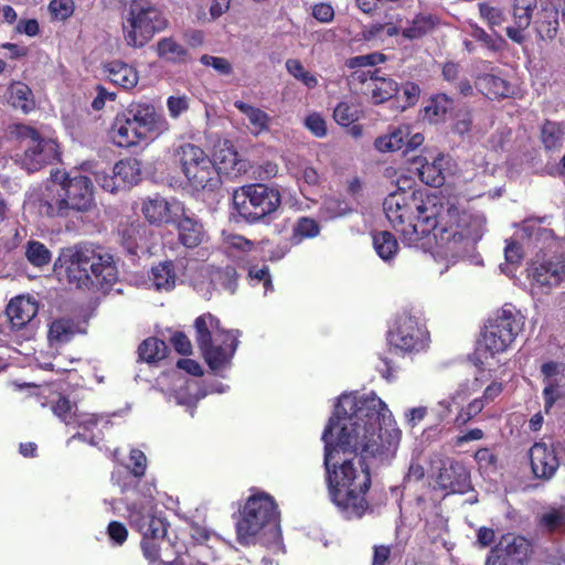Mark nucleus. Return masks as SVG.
I'll use <instances>...</instances> for the list:
<instances>
[{"label": "nucleus", "mask_w": 565, "mask_h": 565, "mask_svg": "<svg viewBox=\"0 0 565 565\" xmlns=\"http://www.w3.org/2000/svg\"><path fill=\"white\" fill-rule=\"evenodd\" d=\"M56 169L51 172V183L40 199V211L47 217H68L86 213L95 206L94 184L79 172Z\"/></svg>", "instance_id": "4"}, {"label": "nucleus", "mask_w": 565, "mask_h": 565, "mask_svg": "<svg viewBox=\"0 0 565 565\" xmlns=\"http://www.w3.org/2000/svg\"><path fill=\"white\" fill-rule=\"evenodd\" d=\"M428 206V235L434 233L440 246L451 250L466 249L482 238L487 223L482 213L438 196L435 204Z\"/></svg>", "instance_id": "2"}, {"label": "nucleus", "mask_w": 565, "mask_h": 565, "mask_svg": "<svg viewBox=\"0 0 565 565\" xmlns=\"http://www.w3.org/2000/svg\"><path fill=\"white\" fill-rule=\"evenodd\" d=\"M107 534L116 545H122L128 537V530L119 521H110L107 526Z\"/></svg>", "instance_id": "63"}, {"label": "nucleus", "mask_w": 565, "mask_h": 565, "mask_svg": "<svg viewBox=\"0 0 565 565\" xmlns=\"http://www.w3.org/2000/svg\"><path fill=\"white\" fill-rule=\"evenodd\" d=\"M81 170L92 171L93 173H95L96 181L106 191L114 193V192L118 191L119 189H122L115 173H113V175H109L106 173H99L97 171H93L90 162H83L81 164Z\"/></svg>", "instance_id": "56"}, {"label": "nucleus", "mask_w": 565, "mask_h": 565, "mask_svg": "<svg viewBox=\"0 0 565 565\" xmlns=\"http://www.w3.org/2000/svg\"><path fill=\"white\" fill-rule=\"evenodd\" d=\"M104 70L109 81L124 89H132L138 84V72L125 62L111 61L104 66Z\"/></svg>", "instance_id": "28"}, {"label": "nucleus", "mask_w": 565, "mask_h": 565, "mask_svg": "<svg viewBox=\"0 0 565 565\" xmlns=\"http://www.w3.org/2000/svg\"><path fill=\"white\" fill-rule=\"evenodd\" d=\"M66 279L78 289L107 291L118 281L119 271L111 253L100 245L79 243L58 258Z\"/></svg>", "instance_id": "3"}, {"label": "nucleus", "mask_w": 565, "mask_h": 565, "mask_svg": "<svg viewBox=\"0 0 565 565\" xmlns=\"http://www.w3.org/2000/svg\"><path fill=\"white\" fill-rule=\"evenodd\" d=\"M75 335V324L71 319L60 318L52 321L47 338L51 343H67Z\"/></svg>", "instance_id": "46"}, {"label": "nucleus", "mask_w": 565, "mask_h": 565, "mask_svg": "<svg viewBox=\"0 0 565 565\" xmlns=\"http://www.w3.org/2000/svg\"><path fill=\"white\" fill-rule=\"evenodd\" d=\"M17 131L21 142L26 141L24 162L29 170H40L44 166L61 161L60 147L55 140L42 138L35 128L26 125H19Z\"/></svg>", "instance_id": "14"}, {"label": "nucleus", "mask_w": 565, "mask_h": 565, "mask_svg": "<svg viewBox=\"0 0 565 565\" xmlns=\"http://www.w3.org/2000/svg\"><path fill=\"white\" fill-rule=\"evenodd\" d=\"M392 426L387 405L374 393L342 394L322 433L323 466L331 501L347 519L369 510L371 469L366 458L394 456L401 430Z\"/></svg>", "instance_id": "1"}, {"label": "nucleus", "mask_w": 565, "mask_h": 565, "mask_svg": "<svg viewBox=\"0 0 565 565\" xmlns=\"http://www.w3.org/2000/svg\"><path fill=\"white\" fill-rule=\"evenodd\" d=\"M529 276L540 287L552 288L558 286L565 279L564 260H546L532 263Z\"/></svg>", "instance_id": "23"}, {"label": "nucleus", "mask_w": 565, "mask_h": 565, "mask_svg": "<svg viewBox=\"0 0 565 565\" xmlns=\"http://www.w3.org/2000/svg\"><path fill=\"white\" fill-rule=\"evenodd\" d=\"M39 311L38 303L29 297H17L10 300L6 313L9 320V335L18 342L34 338Z\"/></svg>", "instance_id": "15"}, {"label": "nucleus", "mask_w": 565, "mask_h": 565, "mask_svg": "<svg viewBox=\"0 0 565 565\" xmlns=\"http://www.w3.org/2000/svg\"><path fill=\"white\" fill-rule=\"evenodd\" d=\"M183 207L178 202H169L160 195L148 196L142 200L140 211L146 221L153 226L160 227L166 224H172L178 216L177 211Z\"/></svg>", "instance_id": "18"}, {"label": "nucleus", "mask_w": 565, "mask_h": 565, "mask_svg": "<svg viewBox=\"0 0 565 565\" xmlns=\"http://www.w3.org/2000/svg\"><path fill=\"white\" fill-rule=\"evenodd\" d=\"M558 447L559 443L547 444L541 439L529 448L526 457L533 479L548 482L556 476L561 466L557 455Z\"/></svg>", "instance_id": "16"}, {"label": "nucleus", "mask_w": 565, "mask_h": 565, "mask_svg": "<svg viewBox=\"0 0 565 565\" xmlns=\"http://www.w3.org/2000/svg\"><path fill=\"white\" fill-rule=\"evenodd\" d=\"M168 352L169 348L166 342L156 337L145 339L138 347L140 360L147 363H154L164 359Z\"/></svg>", "instance_id": "39"}, {"label": "nucleus", "mask_w": 565, "mask_h": 565, "mask_svg": "<svg viewBox=\"0 0 565 565\" xmlns=\"http://www.w3.org/2000/svg\"><path fill=\"white\" fill-rule=\"evenodd\" d=\"M24 254L28 262L39 268L47 266L52 260L51 250L43 243L34 239L26 243Z\"/></svg>", "instance_id": "49"}, {"label": "nucleus", "mask_w": 565, "mask_h": 565, "mask_svg": "<svg viewBox=\"0 0 565 565\" xmlns=\"http://www.w3.org/2000/svg\"><path fill=\"white\" fill-rule=\"evenodd\" d=\"M167 25V19L150 0H129L122 8L121 32L129 47H143Z\"/></svg>", "instance_id": "8"}, {"label": "nucleus", "mask_w": 565, "mask_h": 565, "mask_svg": "<svg viewBox=\"0 0 565 565\" xmlns=\"http://www.w3.org/2000/svg\"><path fill=\"white\" fill-rule=\"evenodd\" d=\"M177 164L189 188L196 192H214L222 184L214 160L199 146L183 143L175 149Z\"/></svg>", "instance_id": "9"}, {"label": "nucleus", "mask_w": 565, "mask_h": 565, "mask_svg": "<svg viewBox=\"0 0 565 565\" xmlns=\"http://www.w3.org/2000/svg\"><path fill=\"white\" fill-rule=\"evenodd\" d=\"M200 62L204 66L213 67L220 75H231L233 73V66L231 62L225 57L212 56L204 54L200 57Z\"/></svg>", "instance_id": "58"}, {"label": "nucleus", "mask_w": 565, "mask_h": 565, "mask_svg": "<svg viewBox=\"0 0 565 565\" xmlns=\"http://www.w3.org/2000/svg\"><path fill=\"white\" fill-rule=\"evenodd\" d=\"M541 372L544 375L545 384L543 388L544 411L548 413L562 396L565 375L559 373V365L553 361L543 363Z\"/></svg>", "instance_id": "24"}, {"label": "nucleus", "mask_w": 565, "mask_h": 565, "mask_svg": "<svg viewBox=\"0 0 565 565\" xmlns=\"http://www.w3.org/2000/svg\"><path fill=\"white\" fill-rule=\"evenodd\" d=\"M379 70L372 73V98L375 104L384 103L395 97L399 90L398 84L392 78L377 76Z\"/></svg>", "instance_id": "40"}, {"label": "nucleus", "mask_w": 565, "mask_h": 565, "mask_svg": "<svg viewBox=\"0 0 565 565\" xmlns=\"http://www.w3.org/2000/svg\"><path fill=\"white\" fill-rule=\"evenodd\" d=\"M524 316L511 305H504L487 320L481 332L480 350L490 356L509 350L524 329Z\"/></svg>", "instance_id": "10"}, {"label": "nucleus", "mask_w": 565, "mask_h": 565, "mask_svg": "<svg viewBox=\"0 0 565 565\" xmlns=\"http://www.w3.org/2000/svg\"><path fill=\"white\" fill-rule=\"evenodd\" d=\"M239 513L236 535L241 544H249L266 527H277L280 518L274 497L263 491L249 495Z\"/></svg>", "instance_id": "12"}, {"label": "nucleus", "mask_w": 565, "mask_h": 565, "mask_svg": "<svg viewBox=\"0 0 565 565\" xmlns=\"http://www.w3.org/2000/svg\"><path fill=\"white\" fill-rule=\"evenodd\" d=\"M537 526L548 534H565V507H551L537 518Z\"/></svg>", "instance_id": "36"}, {"label": "nucleus", "mask_w": 565, "mask_h": 565, "mask_svg": "<svg viewBox=\"0 0 565 565\" xmlns=\"http://www.w3.org/2000/svg\"><path fill=\"white\" fill-rule=\"evenodd\" d=\"M51 411L65 425H75L77 407L68 397L60 394L56 401L52 402Z\"/></svg>", "instance_id": "50"}, {"label": "nucleus", "mask_w": 565, "mask_h": 565, "mask_svg": "<svg viewBox=\"0 0 565 565\" xmlns=\"http://www.w3.org/2000/svg\"><path fill=\"white\" fill-rule=\"evenodd\" d=\"M189 106V97L185 95L170 96L167 99L169 115L174 119L178 118L181 114L188 111Z\"/></svg>", "instance_id": "61"}, {"label": "nucleus", "mask_w": 565, "mask_h": 565, "mask_svg": "<svg viewBox=\"0 0 565 565\" xmlns=\"http://www.w3.org/2000/svg\"><path fill=\"white\" fill-rule=\"evenodd\" d=\"M122 189L130 188L140 181V162L135 158L119 160L113 168Z\"/></svg>", "instance_id": "35"}, {"label": "nucleus", "mask_w": 565, "mask_h": 565, "mask_svg": "<svg viewBox=\"0 0 565 565\" xmlns=\"http://www.w3.org/2000/svg\"><path fill=\"white\" fill-rule=\"evenodd\" d=\"M537 0H513L514 25L505 29L507 36L519 45L527 41L525 31L531 25L533 10L536 9Z\"/></svg>", "instance_id": "20"}, {"label": "nucleus", "mask_w": 565, "mask_h": 565, "mask_svg": "<svg viewBox=\"0 0 565 565\" xmlns=\"http://www.w3.org/2000/svg\"><path fill=\"white\" fill-rule=\"evenodd\" d=\"M436 199V195H425L412 188H398L385 198L383 210L386 218L408 246H418L428 236V205L435 204Z\"/></svg>", "instance_id": "5"}, {"label": "nucleus", "mask_w": 565, "mask_h": 565, "mask_svg": "<svg viewBox=\"0 0 565 565\" xmlns=\"http://www.w3.org/2000/svg\"><path fill=\"white\" fill-rule=\"evenodd\" d=\"M130 472L136 478H141L146 473L147 457L140 449H131L129 454Z\"/></svg>", "instance_id": "59"}, {"label": "nucleus", "mask_w": 565, "mask_h": 565, "mask_svg": "<svg viewBox=\"0 0 565 565\" xmlns=\"http://www.w3.org/2000/svg\"><path fill=\"white\" fill-rule=\"evenodd\" d=\"M320 233L319 223L311 217H299L294 225L290 239L295 245H299L303 239L313 238Z\"/></svg>", "instance_id": "48"}, {"label": "nucleus", "mask_w": 565, "mask_h": 565, "mask_svg": "<svg viewBox=\"0 0 565 565\" xmlns=\"http://www.w3.org/2000/svg\"><path fill=\"white\" fill-rule=\"evenodd\" d=\"M142 226L138 224H128L119 231L120 243L122 247L131 255H136L139 249Z\"/></svg>", "instance_id": "52"}, {"label": "nucleus", "mask_w": 565, "mask_h": 565, "mask_svg": "<svg viewBox=\"0 0 565 565\" xmlns=\"http://www.w3.org/2000/svg\"><path fill=\"white\" fill-rule=\"evenodd\" d=\"M479 14L487 22L490 29L500 26L504 21V14L500 8L492 7L487 2L478 3Z\"/></svg>", "instance_id": "55"}, {"label": "nucleus", "mask_w": 565, "mask_h": 565, "mask_svg": "<svg viewBox=\"0 0 565 565\" xmlns=\"http://www.w3.org/2000/svg\"><path fill=\"white\" fill-rule=\"evenodd\" d=\"M234 106L247 117L252 125L254 135H259L260 132L268 130L270 117L267 113L243 100H236Z\"/></svg>", "instance_id": "38"}, {"label": "nucleus", "mask_w": 565, "mask_h": 565, "mask_svg": "<svg viewBox=\"0 0 565 565\" xmlns=\"http://www.w3.org/2000/svg\"><path fill=\"white\" fill-rule=\"evenodd\" d=\"M102 419L103 417L97 414H77L74 426L82 428L84 431L74 434L72 439L88 440L86 433L97 427Z\"/></svg>", "instance_id": "53"}, {"label": "nucleus", "mask_w": 565, "mask_h": 565, "mask_svg": "<svg viewBox=\"0 0 565 565\" xmlns=\"http://www.w3.org/2000/svg\"><path fill=\"white\" fill-rule=\"evenodd\" d=\"M127 520L130 527L141 534L140 547L143 557L154 564L161 557L160 542L167 536L166 518L158 512L152 497H143L127 505Z\"/></svg>", "instance_id": "7"}, {"label": "nucleus", "mask_w": 565, "mask_h": 565, "mask_svg": "<svg viewBox=\"0 0 565 565\" xmlns=\"http://www.w3.org/2000/svg\"><path fill=\"white\" fill-rule=\"evenodd\" d=\"M531 23L540 41H553L559 31V11L553 4H545L532 17Z\"/></svg>", "instance_id": "22"}, {"label": "nucleus", "mask_w": 565, "mask_h": 565, "mask_svg": "<svg viewBox=\"0 0 565 565\" xmlns=\"http://www.w3.org/2000/svg\"><path fill=\"white\" fill-rule=\"evenodd\" d=\"M409 136V126L404 125L394 129L387 135L380 136L375 139L374 146L381 152L398 151L405 149V140Z\"/></svg>", "instance_id": "37"}, {"label": "nucleus", "mask_w": 565, "mask_h": 565, "mask_svg": "<svg viewBox=\"0 0 565 565\" xmlns=\"http://www.w3.org/2000/svg\"><path fill=\"white\" fill-rule=\"evenodd\" d=\"M287 72L301 82L307 88L312 89L318 86V78L315 74L305 68L298 58H288L286 61Z\"/></svg>", "instance_id": "51"}, {"label": "nucleus", "mask_w": 565, "mask_h": 565, "mask_svg": "<svg viewBox=\"0 0 565 565\" xmlns=\"http://www.w3.org/2000/svg\"><path fill=\"white\" fill-rule=\"evenodd\" d=\"M468 25L469 34L483 47L492 53H497L503 50L505 40L501 35L495 34V36H492L483 28L479 26L475 22H469Z\"/></svg>", "instance_id": "45"}, {"label": "nucleus", "mask_w": 565, "mask_h": 565, "mask_svg": "<svg viewBox=\"0 0 565 565\" xmlns=\"http://www.w3.org/2000/svg\"><path fill=\"white\" fill-rule=\"evenodd\" d=\"M439 24V18L433 13L416 14L409 26L403 29L402 35L407 40H418L431 33Z\"/></svg>", "instance_id": "34"}, {"label": "nucleus", "mask_w": 565, "mask_h": 565, "mask_svg": "<svg viewBox=\"0 0 565 565\" xmlns=\"http://www.w3.org/2000/svg\"><path fill=\"white\" fill-rule=\"evenodd\" d=\"M305 125L318 138H322L327 135L326 120L318 113L308 115Z\"/></svg>", "instance_id": "62"}, {"label": "nucleus", "mask_w": 565, "mask_h": 565, "mask_svg": "<svg viewBox=\"0 0 565 565\" xmlns=\"http://www.w3.org/2000/svg\"><path fill=\"white\" fill-rule=\"evenodd\" d=\"M475 460L481 469H495L498 457L489 448H480L475 454Z\"/></svg>", "instance_id": "64"}, {"label": "nucleus", "mask_w": 565, "mask_h": 565, "mask_svg": "<svg viewBox=\"0 0 565 565\" xmlns=\"http://www.w3.org/2000/svg\"><path fill=\"white\" fill-rule=\"evenodd\" d=\"M372 242L376 254L385 262L393 259L397 254L398 243L388 231L374 232Z\"/></svg>", "instance_id": "41"}, {"label": "nucleus", "mask_w": 565, "mask_h": 565, "mask_svg": "<svg viewBox=\"0 0 565 565\" xmlns=\"http://www.w3.org/2000/svg\"><path fill=\"white\" fill-rule=\"evenodd\" d=\"M333 118L340 126L348 127L349 134L352 137L359 138L362 136L363 127L362 125L356 124L360 118V109L358 105L340 102L333 110Z\"/></svg>", "instance_id": "32"}, {"label": "nucleus", "mask_w": 565, "mask_h": 565, "mask_svg": "<svg viewBox=\"0 0 565 565\" xmlns=\"http://www.w3.org/2000/svg\"><path fill=\"white\" fill-rule=\"evenodd\" d=\"M216 163V168L220 171V175L223 173L231 178H236L242 173H246L248 166L245 160H243L228 141H225L223 147H221L215 152V159H213Z\"/></svg>", "instance_id": "25"}, {"label": "nucleus", "mask_w": 565, "mask_h": 565, "mask_svg": "<svg viewBox=\"0 0 565 565\" xmlns=\"http://www.w3.org/2000/svg\"><path fill=\"white\" fill-rule=\"evenodd\" d=\"M209 277L214 287H218L231 295H234L237 291L241 276L236 266L231 264L211 266Z\"/></svg>", "instance_id": "31"}, {"label": "nucleus", "mask_w": 565, "mask_h": 565, "mask_svg": "<svg viewBox=\"0 0 565 565\" xmlns=\"http://www.w3.org/2000/svg\"><path fill=\"white\" fill-rule=\"evenodd\" d=\"M73 0H51L49 10L53 19L65 21L74 13Z\"/></svg>", "instance_id": "57"}, {"label": "nucleus", "mask_w": 565, "mask_h": 565, "mask_svg": "<svg viewBox=\"0 0 565 565\" xmlns=\"http://www.w3.org/2000/svg\"><path fill=\"white\" fill-rule=\"evenodd\" d=\"M437 484L451 493L465 494L472 489L470 471L461 461L452 460L440 468Z\"/></svg>", "instance_id": "19"}, {"label": "nucleus", "mask_w": 565, "mask_h": 565, "mask_svg": "<svg viewBox=\"0 0 565 565\" xmlns=\"http://www.w3.org/2000/svg\"><path fill=\"white\" fill-rule=\"evenodd\" d=\"M471 394L469 390V383L465 382L461 383L458 387V390L450 396L449 399H444L439 402V406L444 407V412L440 415L441 417L447 416L451 413V404L458 403L467 398Z\"/></svg>", "instance_id": "60"}, {"label": "nucleus", "mask_w": 565, "mask_h": 565, "mask_svg": "<svg viewBox=\"0 0 565 565\" xmlns=\"http://www.w3.org/2000/svg\"><path fill=\"white\" fill-rule=\"evenodd\" d=\"M181 212L172 223L178 232V242L185 248H195L204 242L206 232L199 220L184 213V207H181Z\"/></svg>", "instance_id": "21"}, {"label": "nucleus", "mask_w": 565, "mask_h": 565, "mask_svg": "<svg viewBox=\"0 0 565 565\" xmlns=\"http://www.w3.org/2000/svg\"><path fill=\"white\" fill-rule=\"evenodd\" d=\"M444 160L443 154H438L433 161H428L426 158L415 160L414 162L418 164L416 169L420 181L434 188L441 186L446 181L443 169Z\"/></svg>", "instance_id": "29"}, {"label": "nucleus", "mask_w": 565, "mask_h": 565, "mask_svg": "<svg viewBox=\"0 0 565 565\" xmlns=\"http://www.w3.org/2000/svg\"><path fill=\"white\" fill-rule=\"evenodd\" d=\"M484 406L486 404L483 403L482 398L478 397L472 399L466 407H461L454 420L455 425L458 427L466 425L478 414H480Z\"/></svg>", "instance_id": "54"}, {"label": "nucleus", "mask_w": 565, "mask_h": 565, "mask_svg": "<svg viewBox=\"0 0 565 565\" xmlns=\"http://www.w3.org/2000/svg\"><path fill=\"white\" fill-rule=\"evenodd\" d=\"M565 140V122L545 119L540 128V141L546 152L559 151Z\"/></svg>", "instance_id": "30"}, {"label": "nucleus", "mask_w": 565, "mask_h": 565, "mask_svg": "<svg viewBox=\"0 0 565 565\" xmlns=\"http://www.w3.org/2000/svg\"><path fill=\"white\" fill-rule=\"evenodd\" d=\"M475 86L480 94L492 100L508 98L512 93L508 81L489 73L477 75Z\"/></svg>", "instance_id": "26"}, {"label": "nucleus", "mask_w": 565, "mask_h": 565, "mask_svg": "<svg viewBox=\"0 0 565 565\" xmlns=\"http://www.w3.org/2000/svg\"><path fill=\"white\" fill-rule=\"evenodd\" d=\"M167 129V120L152 104L131 103L115 116L109 138L119 148H131L153 139Z\"/></svg>", "instance_id": "6"}, {"label": "nucleus", "mask_w": 565, "mask_h": 565, "mask_svg": "<svg viewBox=\"0 0 565 565\" xmlns=\"http://www.w3.org/2000/svg\"><path fill=\"white\" fill-rule=\"evenodd\" d=\"M10 102L14 108H19L23 113H29L34 108L32 90L22 82H17L11 85Z\"/></svg>", "instance_id": "47"}, {"label": "nucleus", "mask_w": 565, "mask_h": 565, "mask_svg": "<svg viewBox=\"0 0 565 565\" xmlns=\"http://www.w3.org/2000/svg\"><path fill=\"white\" fill-rule=\"evenodd\" d=\"M159 58L171 64H188L192 56L188 49L180 44L173 36L161 38L156 45Z\"/></svg>", "instance_id": "27"}, {"label": "nucleus", "mask_w": 565, "mask_h": 565, "mask_svg": "<svg viewBox=\"0 0 565 565\" xmlns=\"http://www.w3.org/2000/svg\"><path fill=\"white\" fill-rule=\"evenodd\" d=\"M195 341L199 349L206 347L216 334H221V322L212 313H203L194 321Z\"/></svg>", "instance_id": "33"}, {"label": "nucleus", "mask_w": 565, "mask_h": 565, "mask_svg": "<svg viewBox=\"0 0 565 565\" xmlns=\"http://www.w3.org/2000/svg\"><path fill=\"white\" fill-rule=\"evenodd\" d=\"M238 345V340L230 331L222 330L221 334L206 347L200 349L207 366L217 372L231 364Z\"/></svg>", "instance_id": "17"}, {"label": "nucleus", "mask_w": 565, "mask_h": 565, "mask_svg": "<svg viewBox=\"0 0 565 565\" xmlns=\"http://www.w3.org/2000/svg\"><path fill=\"white\" fill-rule=\"evenodd\" d=\"M454 100L444 93L433 96L425 106V117L430 121L438 122L443 120L446 114L452 108Z\"/></svg>", "instance_id": "44"}, {"label": "nucleus", "mask_w": 565, "mask_h": 565, "mask_svg": "<svg viewBox=\"0 0 565 565\" xmlns=\"http://www.w3.org/2000/svg\"><path fill=\"white\" fill-rule=\"evenodd\" d=\"M233 204L248 224H258L270 217L281 205L280 191L265 183H252L234 191Z\"/></svg>", "instance_id": "11"}, {"label": "nucleus", "mask_w": 565, "mask_h": 565, "mask_svg": "<svg viewBox=\"0 0 565 565\" xmlns=\"http://www.w3.org/2000/svg\"><path fill=\"white\" fill-rule=\"evenodd\" d=\"M150 280L156 289L170 290L175 285L174 265L171 260L159 263L151 269Z\"/></svg>", "instance_id": "42"}, {"label": "nucleus", "mask_w": 565, "mask_h": 565, "mask_svg": "<svg viewBox=\"0 0 565 565\" xmlns=\"http://www.w3.org/2000/svg\"><path fill=\"white\" fill-rule=\"evenodd\" d=\"M504 551L508 558H512L519 564H525L530 561L533 546L532 543L522 535L513 536L512 540L507 543Z\"/></svg>", "instance_id": "43"}, {"label": "nucleus", "mask_w": 565, "mask_h": 565, "mask_svg": "<svg viewBox=\"0 0 565 565\" xmlns=\"http://www.w3.org/2000/svg\"><path fill=\"white\" fill-rule=\"evenodd\" d=\"M386 340L390 351L414 354L428 348L429 332L418 317L405 310L396 315Z\"/></svg>", "instance_id": "13"}]
</instances>
